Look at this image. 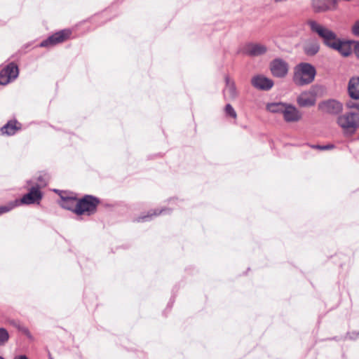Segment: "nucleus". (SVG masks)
<instances>
[{
	"label": "nucleus",
	"mask_w": 359,
	"mask_h": 359,
	"mask_svg": "<svg viewBox=\"0 0 359 359\" xmlns=\"http://www.w3.org/2000/svg\"><path fill=\"white\" fill-rule=\"evenodd\" d=\"M306 24L311 32L318 34L326 46L337 50V34L334 32L313 20H309Z\"/></svg>",
	"instance_id": "obj_1"
},
{
	"label": "nucleus",
	"mask_w": 359,
	"mask_h": 359,
	"mask_svg": "<svg viewBox=\"0 0 359 359\" xmlns=\"http://www.w3.org/2000/svg\"><path fill=\"white\" fill-rule=\"evenodd\" d=\"M316 74V69L312 65L301 63L295 68L293 81L299 86L308 85L313 81Z\"/></svg>",
	"instance_id": "obj_2"
},
{
	"label": "nucleus",
	"mask_w": 359,
	"mask_h": 359,
	"mask_svg": "<svg viewBox=\"0 0 359 359\" xmlns=\"http://www.w3.org/2000/svg\"><path fill=\"white\" fill-rule=\"evenodd\" d=\"M99 203L100 199L96 196L85 195L78 200L75 213L77 215H82L85 213L88 215H93L96 212Z\"/></svg>",
	"instance_id": "obj_3"
},
{
	"label": "nucleus",
	"mask_w": 359,
	"mask_h": 359,
	"mask_svg": "<svg viewBox=\"0 0 359 359\" xmlns=\"http://www.w3.org/2000/svg\"><path fill=\"white\" fill-rule=\"evenodd\" d=\"M338 123L346 135H351L359 128V113L347 112L339 118Z\"/></svg>",
	"instance_id": "obj_4"
},
{
	"label": "nucleus",
	"mask_w": 359,
	"mask_h": 359,
	"mask_svg": "<svg viewBox=\"0 0 359 359\" xmlns=\"http://www.w3.org/2000/svg\"><path fill=\"white\" fill-rule=\"evenodd\" d=\"M320 88L318 86H313L309 90L302 92L297 97V103L300 107H311L316 104L317 94Z\"/></svg>",
	"instance_id": "obj_5"
},
{
	"label": "nucleus",
	"mask_w": 359,
	"mask_h": 359,
	"mask_svg": "<svg viewBox=\"0 0 359 359\" xmlns=\"http://www.w3.org/2000/svg\"><path fill=\"white\" fill-rule=\"evenodd\" d=\"M70 34L71 32L69 29L59 31L42 41L39 44V47L45 48L55 46L67 39Z\"/></svg>",
	"instance_id": "obj_6"
},
{
	"label": "nucleus",
	"mask_w": 359,
	"mask_h": 359,
	"mask_svg": "<svg viewBox=\"0 0 359 359\" xmlns=\"http://www.w3.org/2000/svg\"><path fill=\"white\" fill-rule=\"evenodd\" d=\"M43 194L39 189V186L32 187L28 193L25 194L20 199H15L18 201V206L22 204H33L42 198Z\"/></svg>",
	"instance_id": "obj_7"
},
{
	"label": "nucleus",
	"mask_w": 359,
	"mask_h": 359,
	"mask_svg": "<svg viewBox=\"0 0 359 359\" xmlns=\"http://www.w3.org/2000/svg\"><path fill=\"white\" fill-rule=\"evenodd\" d=\"M270 70L273 76L283 78L288 72V64L281 58H276L270 63Z\"/></svg>",
	"instance_id": "obj_8"
},
{
	"label": "nucleus",
	"mask_w": 359,
	"mask_h": 359,
	"mask_svg": "<svg viewBox=\"0 0 359 359\" xmlns=\"http://www.w3.org/2000/svg\"><path fill=\"white\" fill-rule=\"evenodd\" d=\"M286 123H297L302 119V113L293 104L287 103L283 114Z\"/></svg>",
	"instance_id": "obj_9"
},
{
	"label": "nucleus",
	"mask_w": 359,
	"mask_h": 359,
	"mask_svg": "<svg viewBox=\"0 0 359 359\" xmlns=\"http://www.w3.org/2000/svg\"><path fill=\"white\" fill-rule=\"evenodd\" d=\"M267 48L265 45L259 43H247L242 49V53L250 57H257L265 54Z\"/></svg>",
	"instance_id": "obj_10"
},
{
	"label": "nucleus",
	"mask_w": 359,
	"mask_h": 359,
	"mask_svg": "<svg viewBox=\"0 0 359 359\" xmlns=\"http://www.w3.org/2000/svg\"><path fill=\"white\" fill-rule=\"evenodd\" d=\"M251 84L254 88L261 90H269L273 86V81L263 75H257L252 78Z\"/></svg>",
	"instance_id": "obj_11"
},
{
	"label": "nucleus",
	"mask_w": 359,
	"mask_h": 359,
	"mask_svg": "<svg viewBox=\"0 0 359 359\" xmlns=\"http://www.w3.org/2000/svg\"><path fill=\"white\" fill-rule=\"evenodd\" d=\"M226 88L223 90L224 97L226 100H235L238 96L236 84L228 76H225Z\"/></svg>",
	"instance_id": "obj_12"
},
{
	"label": "nucleus",
	"mask_w": 359,
	"mask_h": 359,
	"mask_svg": "<svg viewBox=\"0 0 359 359\" xmlns=\"http://www.w3.org/2000/svg\"><path fill=\"white\" fill-rule=\"evenodd\" d=\"M304 53L308 56H313L320 50V43L316 38L307 40L303 46Z\"/></svg>",
	"instance_id": "obj_13"
},
{
	"label": "nucleus",
	"mask_w": 359,
	"mask_h": 359,
	"mask_svg": "<svg viewBox=\"0 0 359 359\" xmlns=\"http://www.w3.org/2000/svg\"><path fill=\"white\" fill-rule=\"evenodd\" d=\"M318 107L324 114H337V100L334 99L322 101L319 102Z\"/></svg>",
	"instance_id": "obj_14"
},
{
	"label": "nucleus",
	"mask_w": 359,
	"mask_h": 359,
	"mask_svg": "<svg viewBox=\"0 0 359 359\" xmlns=\"http://www.w3.org/2000/svg\"><path fill=\"white\" fill-rule=\"evenodd\" d=\"M348 93L351 98L359 100V76L350 79L348 83Z\"/></svg>",
	"instance_id": "obj_15"
},
{
	"label": "nucleus",
	"mask_w": 359,
	"mask_h": 359,
	"mask_svg": "<svg viewBox=\"0 0 359 359\" xmlns=\"http://www.w3.org/2000/svg\"><path fill=\"white\" fill-rule=\"evenodd\" d=\"M20 123H19L16 120H11L2 126L0 130L3 135L11 136L15 135L18 130H20Z\"/></svg>",
	"instance_id": "obj_16"
},
{
	"label": "nucleus",
	"mask_w": 359,
	"mask_h": 359,
	"mask_svg": "<svg viewBox=\"0 0 359 359\" xmlns=\"http://www.w3.org/2000/svg\"><path fill=\"white\" fill-rule=\"evenodd\" d=\"M60 205L62 208L71 210L75 213L79 200L76 196H60Z\"/></svg>",
	"instance_id": "obj_17"
},
{
	"label": "nucleus",
	"mask_w": 359,
	"mask_h": 359,
	"mask_svg": "<svg viewBox=\"0 0 359 359\" xmlns=\"http://www.w3.org/2000/svg\"><path fill=\"white\" fill-rule=\"evenodd\" d=\"M355 43L352 41H343L338 39V52L341 55L347 57L354 50Z\"/></svg>",
	"instance_id": "obj_18"
},
{
	"label": "nucleus",
	"mask_w": 359,
	"mask_h": 359,
	"mask_svg": "<svg viewBox=\"0 0 359 359\" xmlns=\"http://www.w3.org/2000/svg\"><path fill=\"white\" fill-rule=\"evenodd\" d=\"M331 4L328 0H312V7L316 13H322L329 10Z\"/></svg>",
	"instance_id": "obj_19"
},
{
	"label": "nucleus",
	"mask_w": 359,
	"mask_h": 359,
	"mask_svg": "<svg viewBox=\"0 0 359 359\" xmlns=\"http://www.w3.org/2000/svg\"><path fill=\"white\" fill-rule=\"evenodd\" d=\"M171 212L170 208H162L161 210L156 209L154 210H150L148 212V214L146 215H142L139 217L137 219L138 222H147L152 218L153 216H158L161 214H168Z\"/></svg>",
	"instance_id": "obj_20"
},
{
	"label": "nucleus",
	"mask_w": 359,
	"mask_h": 359,
	"mask_svg": "<svg viewBox=\"0 0 359 359\" xmlns=\"http://www.w3.org/2000/svg\"><path fill=\"white\" fill-rule=\"evenodd\" d=\"M287 102H277L267 103L266 105V109L273 114H281L283 115L284 108L287 105Z\"/></svg>",
	"instance_id": "obj_21"
},
{
	"label": "nucleus",
	"mask_w": 359,
	"mask_h": 359,
	"mask_svg": "<svg viewBox=\"0 0 359 359\" xmlns=\"http://www.w3.org/2000/svg\"><path fill=\"white\" fill-rule=\"evenodd\" d=\"M2 69L4 70V74H6V76H9L10 81L15 79L19 74L18 67L14 62L9 63Z\"/></svg>",
	"instance_id": "obj_22"
},
{
	"label": "nucleus",
	"mask_w": 359,
	"mask_h": 359,
	"mask_svg": "<svg viewBox=\"0 0 359 359\" xmlns=\"http://www.w3.org/2000/svg\"><path fill=\"white\" fill-rule=\"evenodd\" d=\"M15 207H18V201L15 200L10 201L6 205L0 206V215L12 210Z\"/></svg>",
	"instance_id": "obj_23"
},
{
	"label": "nucleus",
	"mask_w": 359,
	"mask_h": 359,
	"mask_svg": "<svg viewBox=\"0 0 359 359\" xmlns=\"http://www.w3.org/2000/svg\"><path fill=\"white\" fill-rule=\"evenodd\" d=\"M9 333L6 329L0 327V346H4L9 339Z\"/></svg>",
	"instance_id": "obj_24"
},
{
	"label": "nucleus",
	"mask_w": 359,
	"mask_h": 359,
	"mask_svg": "<svg viewBox=\"0 0 359 359\" xmlns=\"http://www.w3.org/2000/svg\"><path fill=\"white\" fill-rule=\"evenodd\" d=\"M225 114L227 116H229L233 118H236L237 117V114L235 109L233 108L231 104H227L224 108Z\"/></svg>",
	"instance_id": "obj_25"
},
{
	"label": "nucleus",
	"mask_w": 359,
	"mask_h": 359,
	"mask_svg": "<svg viewBox=\"0 0 359 359\" xmlns=\"http://www.w3.org/2000/svg\"><path fill=\"white\" fill-rule=\"evenodd\" d=\"M37 181L39 182V184L38 185L40 187H46L48 184V176L46 174L41 175L37 177Z\"/></svg>",
	"instance_id": "obj_26"
},
{
	"label": "nucleus",
	"mask_w": 359,
	"mask_h": 359,
	"mask_svg": "<svg viewBox=\"0 0 359 359\" xmlns=\"http://www.w3.org/2000/svg\"><path fill=\"white\" fill-rule=\"evenodd\" d=\"M9 82V76H6V74H4V70L1 69L0 71V85H6Z\"/></svg>",
	"instance_id": "obj_27"
},
{
	"label": "nucleus",
	"mask_w": 359,
	"mask_h": 359,
	"mask_svg": "<svg viewBox=\"0 0 359 359\" xmlns=\"http://www.w3.org/2000/svg\"><path fill=\"white\" fill-rule=\"evenodd\" d=\"M18 330L20 332H22L24 334H25L27 338L32 340L33 336L32 335L31 332H29V329L25 326L19 325L18 327Z\"/></svg>",
	"instance_id": "obj_28"
},
{
	"label": "nucleus",
	"mask_w": 359,
	"mask_h": 359,
	"mask_svg": "<svg viewBox=\"0 0 359 359\" xmlns=\"http://www.w3.org/2000/svg\"><path fill=\"white\" fill-rule=\"evenodd\" d=\"M348 109H355L359 111V103L353 101H349L346 104Z\"/></svg>",
	"instance_id": "obj_29"
},
{
	"label": "nucleus",
	"mask_w": 359,
	"mask_h": 359,
	"mask_svg": "<svg viewBox=\"0 0 359 359\" xmlns=\"http://www.w3.org/2000/svg\"><path fill=\"white\" fill-rule=\"evenodd\" d=\"M352 32L354 35L359 36V20L352 27Z\"/></svg>",
	"instance_id": "obj_30"
},
{
	"label": "nucleus",
	"mask_w": 359,
	"mask_h": 359,
	"mask_svg": "<svg viewBox=\"0 0 359 359\" xmlns=\"http://www.w3.org/2000/svg\"><path fill=\"white\" fill-rule=\"evenodd\" d=\"M334 147L335 145L334 144H327L325 145H322V151L332 149Z\"/></svg>",
	"instance_id": "obj_31"
},
{
	"label": "nucleus",
	"mask_w": 359,
	"mask_h": 359,
	"mask_svg": "<svg viewBox=\"0 0 359 359\" xmlns=\"http://www.w3.org/2000/svg\"><path fill=\"white\" fill-rule=\"evenodd\" d=\"M354 53L358 57H359V43H355Z\"/></svg>",
	"instance_id": "obj_32"
},
{
	"label": "nucleus",
	"mask_w": 359,
	"mask_h": 359,
	"mask_svg": "<svg viewBox=\"0 0 359 359\" xmlns=\"http://www.w3.org/2000/svg\"><path fill=\"white\" fill-rule=\"evenodd\" d=\"M14 359H28L25 355H19L14 358Z\"/></svg>",
	"instance_id": "obj_33"
},
{
	"label": "nucleus",
	"mask_w": 359,
	"mask_h": 359,
	"mask_svg": "<svg viewBox=\"0 0 359 359\" xmlns=\"http://www.w3.org/2000/svg\"><path fill=\"white\" fill-rule=\"evenodd\" d=\"M311 148H313V149L322 150V145H320V144H313V145H311Z\"/></svg>",
	"instance_id": "obj_34"
},
{
	"label": "nucleus",
	"mask_w": 359,
	"mask_h": 359,
	"mask_svg": "<svg viewBox=\"0 0 359 359\" xmlns=\"http://www.w3.org/2000/svg\"><path fill=\"white\" fill-rule=\"evenodd\" d=\"M48 359H53L50 352L48 353Z\"/></svg>",
	"instance_id": "obj_35"
},
{
	"label": "nucleus",
	"mask_w": 359,
	"mask_h": 359,
	"mask_svg": "<svg viewBox=\"0 0 359 359\" xmlns=\"http://www.w3.org/2000/svg\"><path fill=\"white\" fill-rule=\"evenodd\" d=\"M172 302H169L168 303V306H170V307L172 306Z\"/></svg>",
	"instance_id": "obj_36"
},
{
	"label": "nucleus",
	"mask_w": 359,
	"mask_h": 359,
	"mask_svg": "<svg viewBox=\"0 0 359 359\" xmlns=\"http://www.w3.org/2000/svg\"><path fill=\"white\" fill-rule=\"evenodd\" d=\"M0 359H5V358L2 356H0Z\"/></svg>",
	"instance_id": "obj_37"
}]
</instances>
